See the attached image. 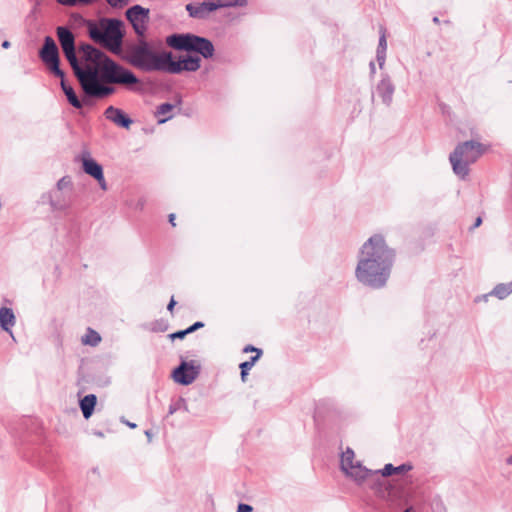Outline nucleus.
<instances>
[{
    "instance_id": "obj_1",
    "label": "nucleus",
    "mask_w": 512,
    "mask_h": 512,
    "mask_svg": "<svg viewBox=\"0 0 512 512\" xmlns=\"http://www.w3.org/2000/svg\"><path fill=\"white\" fill-rule=\"evenodd\" d=\"M56 34L63 54L86 96L104 98L115 92L113 86L104 85L101 81L125 86L139 82L132 71L116 63L90 44L84 43L79 47L84 60L90 63L84 68L81 67L76 56L75 37L71 30L65 26H58Z\"/></svg>"
},
{
    "instance_id": "obj_2",
    "label": "nucleus",
    "mask_w": 512,
    "mask_h": 512,
    "mask_svg": "<svg viewBox=\"0 0 512 512\" xmlns=\"http://www.w3.org/2000/svg\"><path fill=\"white\" fill-rule=\"evenodd\" d=\"M395 250L381 234H374L360 247L355 277L364 286L381 289L386 286L395 262Z\"/></svg>"
},
{
    "instance_id": "obj_3",
    "label": "nucleus",
    "mask_w": 512,
    "mask_h": 512,
    "mask_svg": "<svg viewBox=\"0 0 512 512\" xmlns=\"http://www.w3.org/2000/svg\"><path fill=\"white\" fill-rule=\"evenodd\" d=\"M123 58L131 66L144 72L162 71L180 74L183 71L195 72L201 67V59L198 56L186 55L178 61H174L172 52L157 53L144 39L128 46Z\"/></svg>"
},
{
    "instance_id": "obj_4",
    "label": "nucleus",
    "mask_w": 512,
    "mask_h": 512,
    "mask_svg": "<svg viewBox=\"0 0 512 512\" xmlns=\"http://www.w3.org/2000/svg\"><path fill=\"white\" fill-rule=\"evenodd\" d=\"M122 26L123 22L116 18H102L98 23L89 22V37L112 53L123 57L128 45L124 49L122 48L124 38ZM122 59L125 60L124 58Z\"/></svg>"
},
{
    "instance_id": "obj_5",
    "label": "nucleus",
    "mask_w": 512,
    "mask_h": 512,
    "mask_svg": "<svg viewBox=\"0 0 512 512\" xmlns=\"http://www.w3.org/2000/svg\"><path fill=\"white\" fill-rule=\"evenodd\" d=\"M485 150V146L477 141L459 143L449 156L453 172L461 179H465L469 174V166L475 163Z\"/></svg>"
},
{
    "instance_id": "obj_6",
    "label": "nucleus",
    "mask_w": 512,
    "mask_h": 512,
    "mask_svg": "<svg viewBox=\"0 0 512 512\" xmlns=\"http://www.w3.org/2000/svg\"><path fill=\"white\" fill-rule=\"evenodd\" d=\"M165 42L175 50L198 53L205 59L212 58L215 53L211 40L192 33H174L167 36Z\"/></svg>"
},
{
    "instance_id": "obj_7",
    "label": "nucleus",
    "mask_w": 512,
    "mask_h": 512,
    "mask_svg": "<svg viewBox=\"0 0 512 512\" xmlns=\"http://www.w3.org/2000/svg\"><path fill=\"white\" fill-rule=\"evenodd\" d=\"M341 469L357 485H365L371 477L378 475V471H372L364 467L359 461H355L354 451L349 447L342 452Z\"/></svg>"
},
{
    "instance_id": "obj_8",
    "label": "nucleus",
    "mask_w": 512,
    "mask_h": 512,
    "mask_svg": "<svg viewBox=\"0 0 512 512\" xmlns=\"http://www.w3.org/2000/svg\"><path fill=\"white\" fill-rule=\"evenodd\" d=\"M39 57L57 77L63 78L64 72L60 69L59 50L54 39L50 36L44 38V43L39 51Z\"/></svg>"
},
{
    "instance_id": "obj_9",
    "label": "nucleus",
    "mask_w": 512,
    "mask_h": 512,
    "mask_svg": "<svg viewBox=\"0 0 512 512\" xmlns=\"http://www.w3.org/2000/svg\"><path fill=\"white\" fill-rule=\"evenodd\" d=\"M149 9L141 5H134L126 10V18L131 23L135 33L143 37L147 30L149 22Z\"/></svg>"
},
{
    "instance_id": "obj_10",
    "label": "nucleus",
    "mask_w": 512,
    "mask_h": 512,
    "mask_svg": "<svg viewBox=\"0 0 512 512\" xmlns=\"http://www.w3.org/2000/svg\"><path fill=\"white\" fill-rule=\"evenodd\" d=\"M43 203H48L53 211H65L73 202V193L52 189L41 196Z\"/></svg>"
},
{
    "instance_id": "obj_11",
    "label": "nucleus",
    "mask_w": 512,
    "mask_h": 512,
    "mask_svg": "<svg viewBox=\"0 0 512 512\" xmlns=\"http://www.w3.org/2000/svg\"><path fill=\"white\" fill-rule=\"evenodd\" d=\"M199 366L194 361H182L181 364L173 371V379L182 385H189L198 377Z\"/></svg>"
},
{
    "instance_id": "obj_12",
    "label": "nucleus",
    "mask_w": 512,
    "mask_h": 512,
    "mask_svg": "<svg viewBox=\"0 0 512 512\" xmlns=\"http://www.w3.org/2000/svg\"><path fill=\"white\" fill-rule=\"evenodd\" d=\"M394 92L395 85L391 77L387 73H383L381 79L375 85L374 95H376L385 106L389 107L393 102Z\"/></svg>"
},
{
    "instance_id": "obj_13",
    "label": "nucleus",
    "mask_w": 512,
    "mask_h": 512,
    "mask_svg": "<svg viewBox=\"0 0 512 512\" xmlns=\"http://www.w3.org/2000/svg\"><path fill=\"white\" fill-rule=\"evenodd\" d=\"M79 160L82 163L83 171L89 176L93 177L95 180L102 179L103 168L102 166L95 161L89 151L84 150L79 156Z\"/></svg>"
},
{
    "instance_id": "obj_14",
    "label": "nucleus",
    "mask_w": 512,
    "mask_h": 512,
    "mask_svg": "<svg viewBox=\"0 0 512 512\" xmlns=\"http://www.w3.org/2000/svg\"><path fill=\"white\" fill-rule=\"evenodd\" d=\"M222 4H217L214 2H202L199 4H187L186 10L190 17L196 19H204L211 12L217 10L219 7H222Z\"/></svg>"
},
{
    "instance_id": "obj_15",
    "label": "nucleus",
    "mask_w": 512,
    "mask_h": 512,
    "mask_svg": "<svg viewBox=\"0 0 512 512\" xmlns=\"http://www.w3.org/2000/svg\"><path fill=\"white\" fill-rule=\"evenodd\" d=\"M104 116L115 125L125 129H129L132 124V119H130L121 109L114 106L107 107L104 111Z\"/></svg>"
},
{
    "instance_id": "obj_16",
    "label": "nucleus",
    "mask_w": 512,
    "mask_h": 512,
    "mask_svg": "<svg viewBox=\"0 0 512 512\" xmlns=\"http://www.w3.org/2000/svg\"><path fill=\"white\" fill-rule=\"evenodd\" d=\"M97 397L94 394H88L80 400V409L85 419H89L95 409Z\"/></svg>"
},
{
    "instance_id": "obj_17",
    "label": "nucleus",
    "mask_w": 512,
    "mask_h": 512,
    "mask_svg": "<svg viewBox=\"0 0 512 512\" xmlns=\"http://www.w3.org/2000/svg\"><path fill=\"white\" fill-rule=\"evenodd\" d=\"M15 325V315L12 309L7 307L0 308V327L11 333V328Z\"/></svg>"
},
{
    "instance_id": "obj_18",
    "label": "nucleus",
    "mask_w": 512,
    "mask_h": 512,
    "mask_svg": "<svg viewBox=\"0 0 512 512\" xmlns=\"http://www.w3.org/2000/svg\"><path fill=\"white\" fill-rule=\"evenodd\" d=\"M512 293V282L509 283H501L494 287V289L486 295H483L482 298L484 300H487L489 296H495L498 299H505L507 296H509Z\"/></svg>"
},
{
    "instance_id": "obj_19",
    "label": "nucleus",
    "mask_w": 512,
    "mask_h": 512,
    "mask_svg": "<svg viewBox=\"0 0 512 512\" xmlns=\"http://www.w3.org/2000/svg\"><path fill=\"white\" fill-rule=\"evenodd\" d=\"M61 88L68 100V102L74 107V108H77V109H80L82 108L83 106V102L79 100V98L77 97L74 89L67 85L65 80H64V77L61 78Z\"/></svg>"
},
{
    "instance_id": "obj_20",
    "label": "nucleus",
    "mask_w": 512,
    "mask_h": 512,
    "mask_svg": "<svg viewBox=\"0 0 512 512\" xmlns=\"http://www.w3.org/2000/svg\"><path fill=\"white\" fill-rule=\"evenodd\" d=\"M386 49H387V41H386L385 33L383 32L379 38V43H378L377 52H376V58H377V62L379 64L380 69H382L385 65Z\"/></svg>"
},
{
    "instance_id": "obj_21",
    "label": "nucleus",
    "mask_w": 512,
    "mask_h": 512,
    "mask_svg": "<svg viewBox=\"0 0 512 512\" xmlns=\"http://www.w3.org/2000/svg\"><path fill=\"white\" fill-rule=\"evenodd\" d=\"M377 471H378V475L371 477L368 481H366L365 484L373 487L375 482L377 480H379L380 477H388V476L393 475L394 471H395V466H393L392 464L389 463V464H386L382 470H377Z\"/></svg>"
},
{
    "instance_id": "obj_22",
    "label": "nucleus",
    "mask_w": 512,
    "mask_h": 512,
    "mask_svg": "<svg viewBox=\"0 0 512 512\" xmlns=\"http://www.w3.org/2000/svg\"><path fill=\"white\" fill-rule=\"evenodd\" d=\"M101 341V336L95 330L88 328L86 334L82 337V343L90 346H97Z\"/></svg>"
},
{
    "instance_id": "obj_23",
    "label": "nucleus",
    "mask_w": 512,
    "mask_h": 512,
    "mask_svg": "<svg viewBox=\"0 0 512 512\" xmlns=\"http://www.w3.org/2000/svg\"><path fill=\"white\" fill-rule=\"evenodd\" d=\"M179 410L189 412L186 400L182 397L178 398L175 402L170 404L168 414L173 415L175 412Z\"/></svg>"
},
{
    "instance_id": "obj_24",
    "label": "nucleus",
    "mask_w": 512,
    "mask_h": 512,
    "mask_svg": "<svg viewBox=\"0 0 512 512\" xmlns=\"http://www.w3.org/2000/svg\"><path fill=\"white\" fill-rule=\"evenodd\" d=\"M54 189L73 193V183L69 176H64L59 179Z\"/></svg>"
},
{
    "instance_id": "obj_25",
    "label": "nucleus",
    "mask_w": 512,
    "mask_h": 512,
    "mask_svg": "<svg viewBox=\"0 0 512 512\" xmlns=\"http://www.w3.org/2000/svg\"><path fill=\"white\" fill-rule=\"evenodd\" d=\"M57 3L63 6L73 7L79 4L89 5L90 2L88 0H56Z\"/></svg>"
},
{
    "instance_id": "obj_26",
    "label": "nucleus",
    "mask_w": 512,
    "mask_h": 512,
    "mask_svg": "<svg viewBox=\"0 0 512 512\" xmlns=\"http://www.w3.org/2000/svg\"><path fill=\"white\" fill-rule=\"evenodd\" d=\"M173 107L174 106L170 103H163L158 106L156 114L157 115H166L173 109Z\"/></svg>"
},
{
    "instance_id": "obj_27",
    "label": "nucleus",
    "mask_w": 512,
    "mask_h": 512,
    "mask_svg": "<svg viewBox=\"0 0 512 512\" xmlns=\"http://www.w3.org/2000/svg\"><path fill=\"white\" fill-rule=\"evenodd\" d=\"M413 466L410 463H403L397 467H395L394 474H404L410 470H412Z\"/></svg>"
},
{
    "instance_id": "obj_28",
    "label": "nucleus",
    "mask_w": 512,
    "mask_h": 512,
    "mask_svg": "<svg viewBox=\"0 0 512 512\" xmlns=\"http://www.w3.org/2000/svg\"><path fill=\"white\" fill-rule=\"evenodd\" d=\"M107 3L113 8H122L130 2V0H106Z\"/></svg>"
},
{
    "instance_id": "obj_29",
    "label": "nucleus",
    "mask_w": 512,
    "mask_h": 512,
    "mask_svg": "<svg viewBox=\"0 0 512 512\" xmlns=\"http://www.w3.org/2000/svg\"><path fill=\"white\" fill-rule=\"evenodd\" d=\"M187 334H190L188 329H185V330H180V331H177V332H174L172 334L169 335V337L174 340V339H183Z\"/></svg>"
},
{
    "instance_id": "obj_30",
    "label": "nucleus",
    "mask_w": 512,
    "mask_h": 512,
    "mask_svg": "<svg viewBox=\"0 0 512 512\" xmlns=\"http://www.w3.org/2000/svg\"><path fill=\"white\" fill-rule=\"evenodd\" d=\"M252 506L244 503H240L237 508V512H252Z\"/></svg>"
},
{
    "instance_id": "obj_31",
    "label": "nucleus",
    "mask_w": 512,
    "mask_h": 512,
    "mask_svg": "<svg viewBox=\"0 0 512 512\" xmlns=\"http://www.w3.org/2000/svg\"><path fill=\"white\" fill-rule=\"evenodd\" d=\"M203 326H204L203 322H195L193 325H191L187 329H188L189 333H192V332L196 331L197 329L202 328Z\"/></svg>"
},
{
    "instance_id": "obj_32",
    "label": "nucleus",
    "mask_w": 512,
    "mask_h": 512,
    "mask_svg": "<svg viewBox=\"0 0 512 512\" xmlns=\"http://www.w3.org/2000/svg\"><path fill=\"white\" fill-rule=\"evenodd\" d=\"M262 355V350H257V353L255 356H252L249 360H248V363H250L252 366L255 365L256 361L261 357Z\"/></svg>"
},
{
    "instance_id": "obj_33",
    "label": "nucleus",
    "mask_w": 512,
    "mask_h": 512,
    "mask_svg": "<svg viewBox=\"0 0 512 512\" xmlns=\"http://www.w3.org/2000/svg\"><path fill=\"white\" fill-rule=\"evenodd\" d=\"M239 367L242 371L249 372L253 366L250 363H248V361H245V362L241 363Z\"/></svg>"
},
{
    "instance_id": "obj_34",
    "label": "nucleus",
    "mask_w": 512,
    "mask_h": 512,
    "mask_svg": "<svg viewBox=\"0 0 512 512\" xmlns=\"http://www.w3.org/2000/svg\"><path fill=\"white\" fill-rule=\"evenodd\" d=\"M99 184V186L101 187L102 190H107V183L105 181V178H104V173H102V179L100 180H96Z\"/></svg>"
},
{
    "instance_id": "obj_35",
    "label": "nucleus",
    "mask_w": 512,
    "mask_h": 512,
    "mask_svg": "<svg viewBox=\"0 0 512 512\" xmlns=\"http://www.w3.org/2000/svg\"><path fill=\"white\" fill-rule=\"evenodd\" d=\"M257 350H260L259 348H256L252 345H247L245 346V348L243 349V352L247 353V352H255L257 353Z\"/></svg>"
},
{
    "instance_id": "obj_36",
    "label": "nucleus",
    "mask_w": 512,
    "mask_h": 512,
    "mask_svg": "<svg viewBox=\"0 0 512 512\" xmlns=\"http://www.w3.org/2000/svg\"><path fill=\"white\" fill-rule=\"evenodd\" d=\"M246 3V0H236L235 2L233 3H229V4H222L223 6H231V5H235V6H243L244 4Z\"/></svg>"
},
{
    "instance_id": "obj_37",
    "label": "nucleus",
    "mask_w": 512,
    "mask_h": 512,
    "mask_svg": "<svg viewBox=\"0 0 512 512\" xmlns=\"http://www.w3.org/2000/svg\"><path fill=\"white\" fill-rule=\"evenodd\" d=\"M369 68H370V76L373 77L376 73V67H375V63L373 61L370 62Z\"/></svg>"
},
{
    "instance_id": "obj_38",
    "label": "nucleus",
    "mask_w": 512,
    "mask_h": 512,
    "mask_svg": "<svg viewBox=\"0 0 512 512\" xmlns=\"http://www.w3.org/2000/svg\"><path fill=\"white\" fill-rule=\"evenodd\" d=\"M175 305H176V301L172 297L170 302L168 303L167 310L172 312Z\"/></svg>"
},
{
    "instance_id": "obj_39",
    "label": "nucleus",
    "mask_w": 512,
    "mask_h": 512,
    "mask_svg": "<svg viewBox=\"0 0 512 512\" xmlns=\"http://www.w3.org/2000/svg\"><path fill=\"white\" fill-rule=\"evenodd\" d=\"M481 223H482V219H481V217H478V218H476V220H475V223H474V226H473V227H474V228H476V227L480 226V225H481Z\"/></svg>"
},
{
    "instance_id": "obj_40",
    "label": "nucleus",
    "mask_w": 512,
    "mask_h": 512,
    "mask_svg": "<svg viewBox=\"0 0 512 512\" xmlns=\"http://www.w3.org/2000/svg\"><path fill=\"white\" fill-rule=\"evenodd\" d=\"M247 375H248V372H247V371H242V370H241V380H242L243 382H245V381H246V377H247Z\"/></svg>"
},
{
    "instance_id": "obj_41",
    "label": "nucleus",
    "mask_w": 512,
    "mask_h": 512,
    "mask_svg": "<svg viewBox=\"0 0 512 512\" xmlns=\"http://www.w3.org/2000/svg\"><path fill=\"white\" fill-rule=\"evenodd\" d=\"M10 45L11 44H10V42L8 40H5V41L2 42V47L4 49H8L10 47Z\"/></svg>"
},
{
    "instance_id": "obj_42",
    "label": "nucleus",
    "mask_w": 512,
    "mask_h": 512,
    "mask_svg": "<svg viewBox=\"0 0 512 512\" xmlns=\"http://www.w3.org/2000/svg\"><path fill=\"white\" fill-rule=\"evenodd\" d=\"M175 215L174 214H170L169 215V222L172 224V226H175Z\"/></svg>"
},
{
    "instance_id": "obj_43",
    "label": "nucleus",
    "mask_w": 512,
    "mask_h": 512,
    "mask_svg": "<svg viewBox=\"0 0 512 512\" xmlns=\"http://www.w3.org/2000/svg\"><path fill=\"white\" fill-rule=\"evenodd\" d=\"M145 435L147 436L148 441L150 442V441H151V439H152V434H151V432H150L149 430H146V431H145Z\"/></svg>"
},
{
    "instance_id": "obj_44",
    "label": "nucleus",
    "mask_w": 512,
    "mask_h": 512,
    "mask_svg": "<svg viewBox=\"0 0 512 512\" xmlns=\"http://www.w3.org/2000/svg\"><path fill=\"white\" fill-rule=\"evenodd\" d=\"M126 425L129 426L130 428H136V424L135 423H131L129 421H125Z\"/></svg>"
},
{
    "instance_id": "obj_45",
    "label": "nucleus",
    "mask_w": 512,
    "mask_h": 512,
    "mask_svg": "<svg viewBox=\"0 0 512 512\" xmlns=\"http://www.w3.org/2000/svg\"><path fill=\"white\" fill-rule=\"evenodd\" d=\"M506 463H507L508 465H512V455H511V456H509V457L506 459Z\"/></svg>"
},
{
    "instance_id": "obj_46",
    "label": "nucleus",
    "mask_w": 512,
    "mask_h": 512,
    "mask_svg": "<svg viewBox=\"0 0 512 512\" xmlns=\"http://www.w3.org/2000/svg\"><path fill=\"white\" fill-rule=\"evenodd\" d=\"M169 119H170V116H168V117H166V118H164V119H160V120L158 121V123L162 124V123L166 122V121H167V120H169Z\"/></svg>"
},
{
    "instance_id": "obj_47",
    "label": "nucleus",
    "mask_w": 512,
    "mask_h": 512,
    "mask_svg": "<svg viewBox=\"0 0 512 512\" xmlns=\"http://www.w3.org/2000/svg\"><path fill=\"white\" fill-rule=\"evenodd\" d=\"M433 22H434L435 24H439V23H440V20H439V18H438L437 16H435V17L433 18Z\"/></svg>"
},
{
    "instance_id": "obj_48",
    "label": "nucleus",
    "mask_w": 512,
    "mask_h": 512,
    "mask_svg": "<svg viewBox=\"0 0 512 512\" xmlns=\"http://www.w3.org/2000/svg\"><path fill=\"white\" fill-rule=\"evenodd\" d=\"M411 510H412V508H411V507H409V508H407L404 512H411Z\"/></svg>"
},
{
    "instance_id": "obj_49",
    "label": "nucleus",
    "mask_w": 512,
    "mask_h": 512,
    "mask_svg": "<svg viewBox=\"0 0 512 512\" xmlns=\"http://www.w3.org/2000/svg\"><path fill=\"white\" fill-rule=\"evenodd\" d=\"M90 4L94 3L96 0H88Z\"/></svg>"
}]
</instances>
